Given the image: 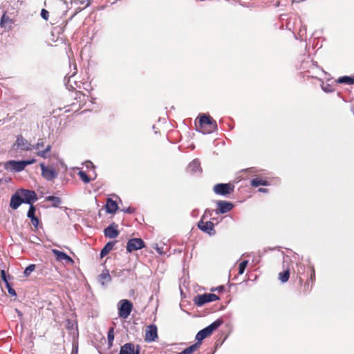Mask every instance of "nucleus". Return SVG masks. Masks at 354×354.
Masks as SVG:
<instances>
[{
    "instance_id": "1",
    "label": "nucleus",
    "mask_w": 354,
    "mask_h": 354,
    "mask_svg": "<svg viewBox=\"0 0 354 354\" xmlns=\"http://www.w3.org/2000/svg\"><path fill=\"white\" fill-rule=\"evenodd\" d=\"M195 124L196 130L203 134L211 133L217 129L216 122L211 116L205 114L199 115Z\"/></svg>"
},
{
    "instance_id": "2",
    "label": "nucleus",
    "mask_w": 354,
    "mask_h": 354,
    "mask_svg": "<svg viewBox=\"0 0 354 354\" xmlns=\"http://www.w3.org/2000/svg\"><path fill=\"white\" fill-rule=\"evenodd\" d=\"M36 160L32 158L28 160H9L5 163L4 167L7 170L15 172H20L23 171L28 165L34 164Z\"/></svg>"
},
{
    "instance_id": "3",
    "label": "nucleus",
    "mask_w": 354,
    "mask_h": 354,
    "mask_svg": "<svg viewBox=\"0 0 354 354\" xmlns=\"http://www.w3.org/2000/svg\"><path fill=\"white\" fill-rule=\"evenodd\" d=\"M223 324V320L221 319H216L206 328L201 330L196 335V342H201L205 338L210 336L213 332L216 330Z\"/></svg>"
},
{
    "instance_id": "4",
    "label": "nucleus",
    "mask_w": 354,
    "mask_h": 354,
    "mask_svg": "<svg viewBox=\"0 0 354 354\" xmlns=\"http://www.w3.org/2000/svg\"><path fill=\"white\" fill-rule=\"evenodd\" d=\"M219 297L214 293L198 295L194 299V303L197 306H202L206 303L217 301Z\"/></svg>"
},
{
    "instance_id": "5",
    "label": "nucleus",
    "mask_w": 354,
    "mask_h": 354,
    "mask_svg": "<svg viewBox=\"0 0 354 354\" xmlns=\"http://www.w3.org/2000/svg\"><path fill=\"white\" fill-rule=\"evenodd\" d=\"M118 315L120 318L127 319L133 309L132 303L127 299H122L119 303Z\"/></svg>"
},
{
    "instance_id": "6",
    "label": "nucleus",
    "mask_w": 354,
    "mask_h": 354,
    "mask_svg": "<svg viewBox=\"0 0 354 354\" xmlns=\"http://www.w3.org/2000/svg\"><path fill=\"white\" fill-rule=\"evenodd\" d=\"M216 194L225 196L232 193L234 190V185L232 183H218L213 187Z\"/></svg>"
},
{
    "instance_id": "7",
    "label": "nucleus",
    "mask_w": 354,
    "mask_h": 354,
    "mask_svg": "<svg viewBox=\"0 0 354 354\" xmlns=\"http://www.w3.org/2000/svg\"><path fill=\"white\" fill-rule=\"evenodd\" d=\"M12 149L16 151H30L32 149V145L24 139L21 135H19L12 145Z\"/></svg>"
},
{
    "instance_id": "8",
    "label": "nucleus",
    "mask_w": 354,
    "mask_h": 354,
    "mask_svg": "<svg viewBox=\"0 0 354 354\" xmlns=\"http://www.w3.org/2000/svg\"><path fill=\"white\" fill-rule=\"evenodd\" d=\"M145 247V243L142 239L133 238L128 241L127 244V250L128 252H132Z\"/></svg>"
},
{
    "instance_id": "9",
    "label": "nucleus",
    "mask_w": 354,
    "mask_h": 354,
    "mask_svg": "<svg viewBox=\"0 0 354 354\" xmlns=\"http://www.w3.org/2000/svg\"><path fill=\"white\" fill-rule=\"evenodd\" d=\"M42 176L47 180H53L57 176L55 169L53 167H46L44 163L40 164Z\"/></svg>"
},
{
    "instance_id": "10",
    "label": "nucleus",
    "mask_w": 354,
    "mask_h": 354,
    "mask_svg": "<svg viewBox=\"0 0 354 354\" xmlns=\"http://www.w3.org/2000/svg\"><path fill=\"white\" fill-rule=\"evenodd\" d=\"M205 215L201 218V220L198 223V227L203 232L207 233L209 235H214L216 233L214 230V225L212 221H204Z\"/></svg>"
},
{
    "instance_id": "11",
    "label": "nucleus",
    "mask_w": 354,
    "mask_h": 354,
    "mask_svg": "<svg viewBox=\"0 0 354 354\" xmlns=\"http://www.w3.org/2000/svg\"><path fill=\"white\" fill-rule=\"evenodd\" d=\"M44 147V139H39L37 143L35 145H32V149H37V151L36 153L37 156H40L43 158H47L49 155V152L51 150V146L48 145L45 148L44 150H40V148H43Z\"/></svg>"
},
{
    "instance_id": "12",
    "label": "nucleus",
    "mask_w": 354,
    "mask_h": 354,
    "mask_svg": "<svg viewBox=\"0 0 354 354\" xmlns=\"http://www.w3.org/2000/svg\"><path fill=\"white\" fill-rule=\"evenodd\" d=\"M20 195L24 203L32 205V203L37 200V196L35 191L28 189H21Z\"/></svg>"
},
{
    "instance_id": "13",
    "label": "nucleus",
    "mask_w": 354,
    "mask_h": 354,
    "mask_svg": "<svg viewBox=\"0 0 354 354\" xmlns=\"http://www.w3.org/2000/svg\"><path fill=\"white\" fill-rule=\"evenodd\" d=\"M158 337V328L154 324L148 326L145 330V340L150 342L154 341Z\"/></svg>"
},
{
    "instance_id": "14",
    "label": "nucleus",
    "mask_w": 354,
    "mask_h": 354,
    "mask_svg": "<svg viewBox=\"0 0 354 354\" xmlns=\"http://www.w3.org/2000/svg\"><path fill=\"white\" fill-rule=\"evenodd\" d=\"M217 208L216 209V214H225L230 212L234 207L231 202L225 201H219L216 203Z\"/></svg>"
},
{
    "instance_id": "15",
    "label": "nucleus",
    "mask_w": 354,
    "mask_h": 354,
    "mask_svg": "<svg viewBox=\"0 0 354 354\" xmlns=\"http://www.w3.org/2000/svg\"><path fill=\"white\" fill-rule=\"evenodd\" d=\"M118 225L115 223H111L107 227L104 229V236L110 239H114L117 237L120 234V232L118 230Z\"/></svg>"
},
{
    "instance_id": "16",
    "label": "nucleus",
    "mask_w": 354,
    "mask_h": 354,
    "mask_svg": "<svg viewBox=\"0 0 354 354\" xmlns=\"http://www.w3.org/2000/svg\"><path fill=\"white\" fill-rule=\"evenodd\" d=\"M53 254L55 256L56 259L59 261H65L67 263H73V259L65 252L59 251L57 249L52 250Z\"/></svg>"
},
{
    "instance_id": "17",
    "label": "nucleus",
    "mask_w": 354,
    "mask_h": 354,
    "mask_svg": "<svg viewBox=\"0 0 354 354\" xmlns=\"http://www.w3.org/2000/svg\"><path fill=\"white\" fill-rule=\"evenodd\" d=\"M119 354H140L139 349L135 351V346L132 343H127L123 345Z\"/></svg>"
},
{
    "instance_id": "18",
    "label": "nucleus",
    "mask_w": 354,
    "mask_h": 354,
    "mask_svg": "<svg viewBox=\"0 0 354 354\" xmlns=\"http://www.w3.org/2000/svg\"><path fill=\"white\" fill-rule=\"evenodd\" d=\"M295 272L297 274V279H298L300 286H302V283H303L304 279H302L301 275L304 272H307V267H306L302 263H297Z\"/></svg>"
},
{
    "instance_id": "19",
    "label": "nucleus",
    "mask_w": 354,
    "mask_h": 354,
    "mask_svg": "<svg viewBox=\"0 0 354 354\" xmlns=\"http://www.w3.org/2000/svg\"><path fill=\"white\" fill-rule=\"evenodd\" d=\"M105 209L107 213L113 214L118 210V205L115 201L109 198L106 202Z\"/></svg>"
},
{
    "instance_id": "20",
    "label": "nucleus",
    "mask_w": 354,
    "mask_h": 354,
    "mask_svg": "<svg viewBox=\"0 0 354 354\" xmlns=\"http://www.w3.org/2000/svg\"><path fill=\"white\" fill-rule=\"evenodd\" d=\"M24 203L21 195H19L18 193L15 194L12 196L10 199V206L13 209H17L19 205Z\"/></svg>"
},
{
    "instance_id": "21",
    "label": "nucleus",
    "mask_w": 354,
    "mask_h": 354,
    "mask_svg": "<svg viewBox=\"0 0 354 354\" xmlns=\"http://www.w3.org/2000/svg\"><path fill=\"white\" fill-rule=\"evenodd\" d=\"M1 26L3 28H10L12 27V25L13 24V20L10 19V17L6 15V12H5L1 19Z\"/></svg>"
},
{
    "instance_id": "22",
    "label": "nucleus",
    "mask_w": 354,
    "mask_h": 354,
    "mask_svg": "<svg viewBox=\"0 0 354 354\" xmlns=\"http://www.w3.org/2000/svg\"><path fill=\"white\" fill-rule=\"evenodd\" d=\"M117 241H109L105 245L104 247L102 249L101 252H100V257H105L106 254H108V253L113 250L115 243Z\"/></svg>"
},
{
    "instance_id": "23",
    "label": "nucleus",
    "mask_w": 354,
    "mask_h": 354,
    "mask_svg": "<svg viewBox=\"0 0 354 354\" xmlns=\"http://www.w3.org/2000/svg\"><path fill=\"white\" fill-rule=\"evenodd\" d=\"M250 184L254 187H257L258 186H268L269 185L268 181L262 178H255L250 181Z\"/></svg>"
},
{
    "instance_id": "24",
    "label": "nucleus",
    "mask_w": 354,
    "mask_h": 354,
    "mask_svg": "<svg viewBox=\"0 0 354 354\" xmlns=\"http://www.w3.org/2000/svg\"><path fill=\"white\" fill-rule=\"evenodd\" d=\"M99 280L103 285L111 280V277L108 270H103V272L99 275Z\"/></svg>"
},
{
    "instance_id": "25",
    "label": "nucleus",
    "mask_w": 354,
    "mask_h": 354,
    "mask_svg": "<svg viewBox=\"0 0 354 354\" xmlns=\"http://www.w3.org/2000/svg\"><path fill=\"white\" fill-rule=\"evenodd\" d=\"M201 345V342H196L195 344H192V346L186 348L184 349L183 354H192L194 353L196 350H198Z\"/></svg>"
},
{
    "instance_id": "26",
    "label": "nucleus",
    "mask_w": 354,
    "mask_h": 354,
    "mask_svg": "<svg viewBox=\"0 0 354 354\" xmlns=\"http://www.w3.org/2000/svg\"><path fill=\"white\" fill-rule=\"evenodd\" d=\"M337 82L351 85L354 84V78L348 76L340 77L337 79Z\"/></svg>"
},
{
    "instance_id": "27",
    "label": "nucleus",
    "mask_w": 354,
    "mask_h": 354,
    "mask_svg": "<svg viewBox=\"0 0 354 354\" xmlns=\"http://www.w3.org/2000/svg\"><path fill=\"white\" fill-rule=\"evenodd\" d=\"M307 274H309V277L307 278V279H308V281L313 285L314 281L315 280V271L314 268L312 266H308Z\"/></svg>"
},
{
    "instance_id": "28",
    "label": "nucleus",
    "mask_w": 354,
    "mask_h": 354,
    "mask_svg": "<svg viewBox=\"0 0 354 354\" xmlns=\"http://www.w3.org/2000/svg\"><path fill=\"white\" fill-rule=\"evenodd\" d=\"M289 277L290 271L288 269L279 273V279L283 283L287 282L289 279Z\"/></svg>"
},
{
    "instance_id": "29",
    "label": "nucleus",
    "mask_w": 354,
    "mask_h": 354,
    "mask_svg": "<svg viewBox=\"0 0 354 354\" xmlns=\"http://www.w3.org/2000/svg\"><path fill=\"white\" fill-rule=\"evenodd\" d=\"M46 201L52 202L53 207H58L61 203V199L59 197L54 196H49L46 198Z\"/></svg>"
},
{
    "instance_id": "30",
    "label": "nucleus",
    "mask_w": 354,
    "mask_h": 354,
    "mask_svg": "<svg viewBox=\"0 0 354 354\" xmlns=\"http://www.w3.org/2000/svg\"><path fill=\"white\" fill-rule=\"evenodd\" d=\"M107 339L109 346H112L113 342L114 339V328L111 327L109 328L108 335H107Z\"/></svg>"
},
{
    "instance_id": "31",
    "label": "nucleus",
    "mask_w": 354,
    "mask_h": 354,
    "mask_svg": "<svg viewBox=\"0 0 354 354\" xmlns=\"http://www.w3.org/2000/svg\"><path fill=\"white\" fill-rule=\"evenodd\" d=\"M78 176L85 183H88L91 181V178L88 177V176L86 174V173L84 171H79Z\"/></svg>"
},
{
    "instance_id": "32",
    "label": "nucleus",
    "mask_w": 354,
    "mask_h": 354,
    "mask_svg": "<svg viewBox=\"0 0 354 354\" xmlns=\"http://www.w3.org/2000/svg\"><path fill=\"white\" fill-rule=\"evenodd\" d=\"M313 288V284L310 285V282L308 281V279H306V281L304 283L303 287H302V292L305 294H307L311 291Z\"/></svg>"
},
{
    "instance_id": "33",
    "label": "nucleus",
    "mask_w": 354,
    "mask_h": 354,
    "mask_svg": "<svg viewBox=\"0 0 354 354\" xmlns=\"http://www.w3.org/2000/svg\"><path fill=\"white\" fill-rule=\"evenodd\" d=\"M248 264V261H247V260H244L239 263V274H242L244 272Z\"/></svg>"
},
{
    "instance_id": "34",
    "label": "nucleus",
    "mask_w": 354,
    "mask_h": 354,
    "mask_svg": "<svg viewBox=\"0 0 354 354\" xmlns=\"http://www.w3.org/2000/svg\"><path fill=\"white\" fill-rule=\"evenodd\" d=\"M35 270V265L31 264L28 266L24 270V274L25 276L28 277L30 274L32 272H33Z\"/></svg>"
},
{
    "instance_id": "35",
    "label": "nucleus",
    "mask_w": 354,
    "mask_h": 354,
    "mask_svg": "<svg viewBox=\"0 0 354 354\" xmlns=\"http://www.w3.org/2000/svg\"><path fill=\"white\" fill-rule=\"evenodd\" d=\"M35 211H36V209H35V206H33L32 205H30V207L28 211L27 216L30 218L35 216Z\"/></svg>"
},
{
    "instance_id": "36",
    "label": "nucleus",
    "mask_w": 354,
    "mask_h": 354,
    "mask_svg": "<svg viewBox=\"0 0 354 354\" xmlns=\"http://www.w3.org/2000/svg\"><path fill=\"white\" fill-rule=\"evenodd\" d=\"M41 17L44 19L48 20V17H49L48 11L46 10V9H42L41 11Z\"/></svg>"
},
{
    "instance_id": "37",
    "label": "nucleus",
    "mask_w": 354,
    "mask_h": 354,
    "mask_svg": "<svg viewBox=\"0 0 354 354\" xmlns=\"http://www.w3.org/2000/svg\"><path fill=\"white\" fill-rule=\"evenodd\" d=\"M31 219V222L32 223V225L37 227L38 224H39V219L36 217V216H34L32 218H30Z\"/></svg>"
},
{
    "instance_id": "38",
    "label": "nucleus",
    "mask_w": 354,
    "mask_h": 354,
    "mask_svg": "<svg viewBox=\"0 0 354 354\" xmlns=\"http://www.w3.org/2000/svg\"><path fill=\"white\" fill-rule=\"evenodd\" d=\"M7 286L8 293L12 296H16L15 290L12 288H11L8 284Z\"/></svg>"
},
{
    "instance_id": "39",
    "label": "nucleus",
    "mask_w": 354,
    "mask_h": 354,
    "mask_svg": "<svg viewBox=\"0 0 354 354\" xmlns=\"http://www.w3.org/2000/svg\"><path fill=\"white\" fill-rule=\"evenodd\" d=\"M122 211L125 213L132 214L135 212V208L129 207L127 209H124Z\"/></svg>"
},
{
    "instance_id": "40",
    "label": "nucleus",
    "mask_w": 354,
    "mask_h": 354,
    "mask_svg": "<svg viewBox=\"0 0 354 354\" xmlns=\"http://www.w3.org/2000/svg\"><path fill=\"white\" fill-rule=\"evenodd\" d=\"M84 97H85V95L84 94H82L81 92L75 93V100L81 99L82 97L84 98Z\"/></svg>"
},
{
    "instance_id": "41",
    "label": "nucleus",
    "mask_w": 354,
    "mask_h": 354,
    "mask_svg": "<svg viewBox=\"0 0 354 354\" xmlns=\"http://www.w3.org/2000/svg\"><path fill=\"white\" fill-rule=\"evenodd\" d=\"M223 290H224V286H218L217 288H212L211 291H216V290H217V291L221 292V291H222Z\"/></svg>"
},
{
    "instance_id": "42",
    "label": "nucleus",
    "mask_w": 354,
    "mask_h": 354,
    "mask_svg": "<svg viewBox=\"0 0 354 354\" xmlns=\"http://www.w3.org/2000/svg\"><path fill=\"white\" fill-rule=\"evenodd\" d=\"M267 191H268V189L266 188H259V192H266Z\"/></svg>"
},
{
    "instance_id": "43",
    "label": "nucleus",
    "mask_w": 354,
    "mask_h": 354,
    "mask_svg": "<svg viewBox=\"0 0 354 354\" xmlns=\"http://www.w3.org/2000/svg\"><path fill=\"white\" fill-rule=\"evenodd\" d=\"M304 0H292V3H301L302 1H304Z\"/></svg>"
},
{
    "instance_id": "44",
    "label": "nucleus",
    "mask_w": 354,
    "mask_h": 354,
    "mask_svg": "<svg viewBox=\"0 0 354 354\" xmlns=\"http://www.w3.org/2000/svg\"><path fill=\"white\" fill-rule=\"evenodd\" d=\"M322 88L324 91H326V92H328L329 91L328 90V88H324V86H322Z\"/></svg>"
},
{
    "instance_id": "45",
    "label": "nucleus",
    "mask_w": 354,
    "mask_h": 354,
    "mask_svg": "<svg viewBox=\"0 0 354 354\" xmlns=\"http://www.w3.org/2000/svg\"><path fill=\"white\" fill-rule=\"evenodd\" d=\"M322 88L324 91H326V92H328L329 91L328 90V88H324V86H322Z\"/></svg>"
}]
</instances>
